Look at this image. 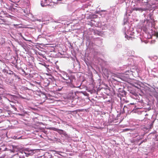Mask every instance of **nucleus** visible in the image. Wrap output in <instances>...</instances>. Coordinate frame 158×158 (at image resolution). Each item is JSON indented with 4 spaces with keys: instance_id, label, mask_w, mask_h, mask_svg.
<instances>
[{
    "instance_id": "nucleus-1",
    "label": "nucleus",
    "mask_w": 158,
    "mask_h": 158,
    "mask_svg": "<svg viewBox=\"0 0 158 158\" xmlns=\"http://www.w3.org/2000/svg\"><path fill=\"white\" fill-rule=\"evenodd\" d=\"M128 23L127 21L124 22V24L125 26L123 30L125 35V37L128 40H132L134 37L131 36L133 35L134 32L131 31L132 28H130Z\"/></svg>"
},
{
    "instance_id": "nucleus-2",
    "label": "nucleus",
    "mask_w": 158,
    "mask_h": 158,
    "mask_svg": "<svg viewBox=\"0 0 158 158\" xmlns=\"http://www.w3.org/2000/svg\"><path fill=\"white\" fill-rule=\"evenodd\" d=\"M59 76L61 79L65 81V82L67 84H69L72 83L73 77H69L68 74L66 72L64 71H62Z\"/></svg>"
},
{
    "instance_id": "nucleus-3",
    "label": "nucleus",
    "mask_w": 158,
    "mask_h": 158,
    "mask_svg": "<svg viewBox=\"0 0 158 158\" xmlns=\"http://www.w3.org/2000/svg\"><path fill=\"white\" fill-rule=\"evenodd\" d=\"M41 5L43 7L48 6V7L52 8L55 3L50 2V0H41Z\"/></svg>"
},
{
    "instance_id": "nucleus-4",
    "label": "nucleus",
    "mask_w": 158,
    "mask_h": 158,
    "mask_svg": "<svg viewBox=\"0 0 158 158\" xmlns=\"http://www.w3.org/2000/svg\"><path fill=\"white\" fill-rule=\"evenodd\" d=\"M25 156V153L24 151H21L20 150L17 153L15 154V157L16 158H21L22 156Z\"/></svg>"
},
{
    "instance_id": "nucleus-5",
    "label": "nucleus",
    "mask_w": 158,
    "mask_h": 158,
    "mask_svg": "<svg viewBox=\"0 0 158 158\" xmlns=\"http://www.w3.org/2000/svg\"><path fill=\"white\" fill-rule=\"evenodd\" d=\"M147 10V9L146 8L139 7H135L133 9L134 10L138 11L140 12H142L143 11L146 10Z\"/></svg>"
},
{
    "instance_id": "nucleus-6",
    "label": "nucleus",
    "mask_w": 158,
    "mask_h": 158,
    "mask_svg": "<svg viewBox=\"0 0 158 158\" xmlns=\"http://www.w3.org/2000/svg\"><path fill=\"white\" fill-rule=\"evenodd\" d=\"M58 133L60 135H61V136L63 137L67 138L68 137L67 134L66 133V132H65V131L63 130L60 129L59 131L58 132Z\"/></svg>"
},
{
    "instance_id": "nucleus-7",
    "label": "nucleus",
    "mask_w": 158,
    "mask_h": 158,
    "mask_svg": "<svg viewBox=\"0 0 158 158\" xmlns=\"http://www.w3.org/2000/svg\"><path fill=\"white\" fill-rule=\"evenodd\" d=\"M25 156H32L33 154V151L32 150H26L24 151Z\"/></svg>"
},
{
    "instance_id": "nucleus-8",
    "label": "nucleus",
    "mask_w": 158,
    "mask_h": 158,
    "mask_svg": "<svg viewBox=\"0 0 158 158\" xmlns=\"http://www.w3.org/2000/svg\"><path fill=\"white\" fill-rule=\"evenodd\" d=\"M11 152L15 153V152H18L20 150L17 146H12V149L10 150Z\"/></svg>"
},
{
    "instance_id": "nucleus-9",
    "label": "nucleus",
    "mask_w": 158,
    "mask_h": 158,
    "mask_svg": "<svg viewBox=\"0 0 158 158\" xmlns=\"http://www.w3.org/2000/svg\"><path fill=\"white\" fill-rule=\"evenodd\" d=\"M6 149V148L4 146L1 147L0 148V153L1 152H2V151H5Z\"/></svg>"
},
{
    "instance_id": "nucleus-10",
    "label": "nucleus",
    "mask_w": 158,
    "mask_h": 158,
    "mask_svg": "<svg viewBox=\"0 0 158 158\" xmlns=\"http://www.w3.org/2000/svg\"><path fill=\"white\" fill-rule=\"evenodd\" d=\"M150 59L152 61H154L157 59V57L156 56H154L153 57H150Z\"/></svg>"
},
{
    "instance_id": "nucleus-11",
    "label": "nucleus",
    "mask_w": 158,
    "mask_h": 158,
    "mask_svg": "<svg viewBox=\"0 0 158 158\" xmlns=\"http://www.w3.org/2000/svg\"><path fill=\"white\" fill-rule=\"evenodd\" d=\"M152 35H154L156 36L157 37H158V32L154 31L152 33Z\"/></svg>"
},
{
    "instance_id": "nucleus-12",
    "label": "nucleus",
    "mask_w": 158,
    "mask_h": 158,
    "mask_svg": "<svg viewBox=\"0 0 158 158\" xmlns=\"http://www.w3.org/2000/svg\"><path fill=\"white\" fill-rule=\"evenodd\" d=\"M123 109V112H125L126 111H128L127 107L125 106H124Z\"/></svg>"
},
{
    "instance_id": "nucleus-13",
    "label": "nucleus",
    "mask_w": 158,
    "mask_h": 158,
    "mask_svg": "<svg viewBox=\"0 0 158 158\" xmlns=\"http://www.w3.org/2000/svg\"><path fill=\"white\" fill-rule=\"evenodd\" d=\"M10 104L12 108L15 111L17 110V109L16 107H15V105H12V104Z\"/></svg>"
},
{
    "instance_id": "nucleus-14",
    "label": "nucleus",
    "mask_w": 158,
    "mask_h": 158,
    "mask_svg": "<svg viewBox=\"0 0 158 158\" xmlns=\"http://www.w3.org/2000/svg\"><path fill=\"white\" fill-rule=\"evenodd\" d=\"M19 35L21 36V37H22V38L25 40V41H29L30 42L31 40H27V39H26L25 38H24L23 37V36L22 35V34L21 33H19Z\"/></svg>"
},
{
    "instance_id": "nucleus-15",
    "label": "nucleus",
    "mask_w": 158,
    "mask_h": 158,
    "mask_svg": "<svg viewBox=\"0 0 158 158\" xmlns=\"http://www.w3.org/2000/svg\"><path fill=\"white\" fill-rule=\"evenodd\" d=\"M52 129L54 131H57V132H58H58L59 131V130L60 129H58L57 128H55V127H53L52 128Z\"/></svg>"
},
{
    "instance_id": "nucleus-16",
    "label": "nucleus",
    "mask_w": 158,
    "mask_h": 158,
    "mask_svg": "<svg viewBox=\"0 0 158 158\" xmlns=\"http://www.w3.org/2000/svg\"><path fill=\"white\" fill-rule=\"evenodd\" d=\"M5 156V154H3L1 156H0V158H4Z\"/></svg>"
},
{
    "instance_id": "nucleus-17",
    "label": "nucleus",
    "mask_w": 158,
    "mask_h": 158,
    "mask_svg": "<svg viewBox=\"0 0 158 158\" xmlns=\"http://www.w3.org/2000/svg\"><path fill=\"white\" fill-rule=\"evenodd\" d=\"M15 154L13 156L12 158H16V157H15Z\"/></svg>"
},
{
    "instance_id": "nucleus-18",
    "label": "nucleus",
    "mask_w": 158,
    "mask_h": 158,
    "mask_svg": "<svg viewBox=\"0 0 158 158\" xmlns=\"http://www.w3.org/2000/svg\"><path fill=\"white\" fill-rule=\"evenodd\" d=\"M37 21H39V22H41V19H37Z\"/></svg>"
},
{
    "instance_id": "nucleus-19",
    "label": "nucleus",
    "mask_w": 158,
    "mask_h": 158,
    "mask_svg": "<svg viewBox=\"0 0 158 158\" xmlns=\"http://www.w3.org/2000/svg\"><path fill=\"white\" fill-rule=\"evenodd\" d=\"M8 101H9V102H12V103H13V102L11 101H10V100H9V99H8Z\"/></svg>"
},
{
    "instance_id": "nucleus-20",
    "label": "nucleus",
    "mask_w": 158,
    "mask_h": 158,
    "mask_svg": "<svg viewBox=\"0 0 158 158\" xmlns=\"http://www.w3.org/2000/svg\"><path fill=\"white\" fill-rule=\"evenodd\" d=\"M21 158H25L24 156H22V157H21Z\"/></svg>"
},
{
    "instance_id": "nucleus-21",
    "label": "nucleus",
    "mask_w": 158,
    "mask_h": 158,
    "mask_svg": "<svg viewBox=\"0 0 158 158\" xmlns=\"http://www.w3.org/2000/svg\"><path fill=\"white\" fill-rule=\"evenodd\" d=\"M149 15V16H150V18L151 19V15Z\"/></svg>"
},
{
    "instance_id": "nucleus-22",
    "label": "nucleus",
    "mask_w": 158,
    "mask_h": 158,
    "mask_svg": "<svg viewBox=\"0 0 158 158\" xmlns=\"http://www.w3.org/2000/svg\"><path fill=\"white\" fill-rule=\"evenodd\" d=\"M143 142V141H142V142L140 144L142 143Z\"/></svg>"
}]
</instances>
